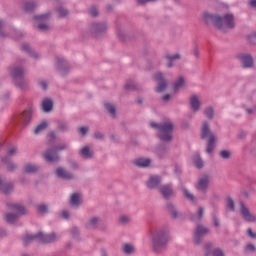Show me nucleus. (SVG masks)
Instances as JSON below:
<instances>
[{"instance_id": "de8ad7c7", "label": "nucleus", "mask_w": 256, "mask_h": 256, "mask_svg": "<svg viewBox=\"0 0 256 256\" xmlns=\"http://www.w3.org/2000/svg\"><path fill=\"white\" fill-rule=\"evenodd\" d=\"M129 221H131L129 216H126V215L120 216V223H122V225H127V223H129Z\"/></svg>"}, {"instance_id": "5701e85b", "label": "nucleus", "mask_w": 256, "mask_h": 256, "mask_svg": "<svg viewBox=\"0 0 256 256\" xmlns=\"http://www.w3.org/2000/svg\"><path fill=\"white\" fill-rule=\"evenodd\" d=\"M107 29L105 23H96L92 25V33H103Z\"/></svg>"}, {"instance_id": "a211bd4d", "label": "nucleus", "mask_w": 256, "mask_h": 256, "mask_svg": "<svg viewBox=\"0 0 256 256\" xmlns=\"http://www.w3.org/2000/svg\"><path fill=\"white\" fill-rule=\"evenodd\" d=\"M0 191H2L4 195H9V193L13 191V184L4 182L3 179L0 178Z\"/></svg>"}, {"instance_id": "423d86ee", "label": "nucleus", "mask_w": 256, "mask_h": 256, "mask_svg": "<svg viewBox=\"0 0 256 256\" xmlns=\"http://www.w3.org/2000/svg\"><path fill=\"white\" fill-rule=\"evenodd\" d=\"M208 139L206 153H213V149H215V135L211 132V129H209V123L204 122L202 126V139Z\"/></svg>"}, {"instance_id": "f03ea898", "label": "nucleus", "mask_w": 256, "mask_h": 256, "mask_svg": "<svg viewBox=\"0 0 256 256\" xmlns=\"http://www.w3.org/2000/svg\"><path fill=\"white\" fill-rule=\"evenodd\" d=\"M169 243V231L167 229H157L152 233V247L155 253H161Z\"/></svg>"}, {"instance_id": "412c9836", "label": "nucleus", "mask_w": 256, "mask_h": 256, "mask_svg": "<svg viewBox=\"0 0 256 256\" xmlns=\"http://www.w3.org/2000/svg\"><path fill=\"white\" fill-rule=\"evenodd\" d=\"M82 200H81V194L79 193H74L70 197V205L72 207H79L81 205Z\"/></svg>"}, {"instance_id": "9b49d317", "label": "nucleus", "mask_w": 256, "mask_h": 256, "mask_svg": "<svg viewBox=\"0 0 256 256\" xmlns=\"http://www.w3.org/2000/svg\"><path fill=\"white\" fill-rule=\"evenodd\" d=\"M155 81H158V86L156 87L155 91L156 93H163L167 89V80L163 77L161 73H157L154 76Z\"/></svg>"}, {"instance_id": "6e6552de", "label": "nucleus", "mask_w": 256, "mask_h": 256, "mask_svg": "<svg viewBox=\"0 0 256 256\" xmlns=\"http://www.w3.org/2000/svg\"><path fill=\"white\" fill-rule=\"evenodd\" d=\"M17 151V147L13 146L8 150L6 157L2 158V162L7 165L8 171H15V169H17V165L13 164L10 161V157H13V155H17Z\"/></svg>"}, {"instance_id": "72a5a7b5", "label": "nucleus", "mask_w": 256, "mask_h": 256, "mask_svg": "<svg viewBox=\"0 0 256 256\" xmlns=\"http://www.w3.org/2000/svg\"><path fill=\"white\" fill-rule=\"evenodd\" d=\"M183 193L186 199H188V201H191V203H196L197 199L193 194H191V192H189V190L183 189Z\"/></svg>"}, {"instance_id": "09e8293b", "label": "nucleus", "mask_w": 256, "mask_h": 256, "mask_svg": "<svg viewBox=\"0 0 256 256\" xmlns=\"http://www.w3.org/2000/svg\"><path fill=\"white\" fill-rule=\"evenodd\" d=\"M59 131H67L69 129V126L67 125V122H60L58 125Z\"/></svg>"}, {"instance_id": "4d7b16f0", "label": "nucleus", "mask_w": 256, "mask_h": 256, "mask_svg": "<svg viewBox=\"0 0 256 256\" xmlns=\"http://www.w3.org/2000/svg\"><path fill=\"white\" fill-rule=\"evenodd\" d=\"M246 251H255V245L248 244L245 248Z\"/></svg>"}, {"instance_id": "774afa93", "label": "nucleus", "mask_w": 256, "mask_h": 256, "mask_svg": "<svg viewBox=\"0 0 256 256\" xmlns=\"http://www.w3.org/2000/svg\"><path fill=\"white\" fill-rule=\"evenodd\" d=\"M55 139V132L49 134V141H53Z\"/></svg>"}, {"instance_id": "20e7f679", "label": "nucleus", "mask_w": 256, "mask_h": 256, "mask_svg": "<svg viewBox=\"0 0 256 256\" xmlns=\"http://www.w3.org/2000/svg\"><path fill=\"white\" fill-rule=\"evenodd\" d=\"M35 239L40 241V243H55V241L59 239V236L55 233L43 234L42 232H39L35 235L27 234L23 238V244L27 247V245H29V243H32V241H35Z\"/></svg>"}, {"instance_id": "864d4df0", "label": "nucleus", "mask_w": 256, "mask_h": 256, "mask_svg": "<svg viewBox=\"0 0 256 256\" xmlns=\"http://www.w3.org/2000/svg\"><path fill=\"white\" fill-rule=\"evenodd\" d=\"M203 213H204L203 207H199L198 208V217H197L198 221H201V219H203Z\"/></svg>"}, {"instance_id": "bf43d9fd", "label": "nucleus", "mask_w": 256, "mask_h": 256, "mask_svg": "<svg viewBox=\"0 0 256 256\" xmlns=\"http://www.w3.org/2000/svg\"><path fill=\"white\" fill-rule=\"evenodd\" d=\"M87 131H89V128H87V127H81L80 128V133L82 135H87Z\"/></svg>"}, {"instance_id": "37998d69", "label": "nucleus", "mask_w": 256, "mask_h": 256, "mask_svg": "<svg viewBox=\"0 0 256 256\" xmlns=\"http://www.w3.org/2000/svg\"><path fill=\"white\" fill-rule=\"evenodd\" d=\"M204 115L208 118V119H213V107H208L205 109L204 111Z\"/></svg>"}, {"instance_id": "393cba45", "label": "nucleus", "mask_w": 256, "mask_h": 256, "mask_svg": "<svg viewBox=\"0 0 256 256\" xmlns=\"http://www.w3.org/2000/svg\"><path fill=\"white\" fill-rule=\"evenodd\" d=\"M80 155H81L84 159H91V158L93 157V151H91V149L89 148V146H86V147H84V148L81 149Z\"/></svg>"}, {"instance_id": "2f4dec72", "label": "nucleus", "mask_w": 256, "mask_h": 256, "mask_svg": "<svg viewBox=\"0 0 256 256\" xmlns=\"http://www.w3.org/2000/svg\"><path fill=\"white\" fill-rule=\"evenodd\" d=\"M47 127H48L47 122H42V123H40V124L36 127V129L34 130L35 135H39V133H43V131H45V129H47Z\"/></svg>"}, {"instance_id": "e433bc0d", "label": "nucleus", "mask_w": 256, "mask_h": 256, "mask_svg": "<svg viewBox=\"0 0 256 256\" xmlns=\"http://www.w3.org/2000/svg\"><path fill=\"white\" fill-rule=\"evenodd\" d=\"M125 89L127 91H136L137 89V84L133 81H128L125 85Z\"/></svg>"}, {"instance_id": "f8f14e48", "label": "nucleus", "mask_w": 256, "mask_h": 256, "mask_svg": "<svg viewBox=\"0 0 256 256\" xmlns=\"http://www.w3.org/2000/svg\"><path fill=\"white\" fill-rule=\"evenodd\" d=\"M33 115V109L32 108H27L26 110L23 111L18 117L19 123H22L23 125H27L29 121H31V117Z\"/></svg>"}, {"instance_id": "ddd939ff", "label": "nucleus", "mask_w": 256, "mask_h": 256, "mask_svg": "<svg viewBox=\"0 0 256 256\" xmlns=\"http://www.w3.org/2000/svg\"><path fill=\"white\" fill-rule=\"evenodd\" d=\"M240 211H241V215L243 217V219H245L248 222H253L256 221V217L255 215L251 214V212L249 211V208H247L245 206V204H243L242 202L240 203Z\"/></svg>"}, {"instance_id": "69168bd1", "label": "nucleus", "mask_w": 256, "mask_h": 256, "mask_svg": "<svg viewBox=\"0 0 256 256\" xmlns=\"http://www.w3.org/2000/svg\"><path fill=\"white\" fill-rule=\"evenodd\" d=\"M215 227H219V219L216 216L213 217Z\"/></svg>"}, {"instance_id": "aec40b11", "label": "nucleus", "mask_w": 256, "mask_h": 256, "mask_svg": "<svg viewBox=\"0 0 256 256\" xmlns=\"http://www.w3.org/2000/svg\"><path fill=\"white\" fill-rule=\"evenodd\" d=\"M190 106L192 111H199V109H201V101H199V97H197L196 95L192 96L190 98Z\"/></svg>"}, {"instance_id": "c756f323", "label": "nucleus", "mask_w": 256, "mask_h": 256, "mask_svg": "<svg viewBox=\"0 0 256 256\" xmlns=\"http://www.w3.org/2000/svg\"><path fill=\"white\" fill-rule=\"evenodd\" d=\"M97 223H99V219L97 217H93L86 224L87 229H97Z\"/></svg>"}, {"instance_id": "dca6fc26", "label": "nucleus", "mask_w": 256, "mask_h": 256, "mask_svg": "<svg viewBox=\"0 0 256 256\" xmlns=\"http://www.w3.org/2000/svg\"><path fill=\"white\" fill-rule=\"evenodd\" d=\"M56 175L57 177H60V179H66V180L73 179V174H71L69 171L65 170L62 167L56 169Z\"/></svg>"}, {"instance_id": "680f3d73", "label": "nucleus", "mask_w": 256, "mask_h": 256, "mask_svg": "<svg viewBox=\"0 0 256 256\" xmlns=\"http://www.w3.org/2000/svg\"><path fill=\"white\" fill-rule=\"evenodd\" d=\"M62 217H63V219H69V212L64 210L62 212Z\"/></svg>"}, {"instance_id": "c03bdc74", "label": "nucleus", "mask_w": 256, "mask_h": 256, "mask_svg": "<svg viewBox=\"0 0 256 256\" xmlns=\"http://www.w3.org/2000/svg\"><path fill=\"white\" fill-rule=\"evenodd\" d=\"M227 208L230 209V211H235V202L233 201V199H227Z\"/></svg>"}, {"instance_id": "f3484780", "label": "nucleus", "mask_w": 256, "mask_h": 256, "mask_svg": "<svg viewBox=\"0 0 256 256\" xmlns=\"http://www.w3.org/2000/svg\"><path fill=\"white\" fill-rule=\"evenodd\" d=\"M56 175L57 177H60V179H66V180L73 179V174H71L69 171L65 170L62 167L56 169Z\"/></svg>"}, {"instance_id": "8fccbe9b", "label": "nucleus", "mask_w": 256, "mask_h": 256, "mask_svg": "<svg viewBox=\"0 0 256 256\" xmlns=\"http://www.w3.org/2000/svg\"><path fill=\"white\" fill-rule=\"evenodd\" d=\"M123 251L128 255L131 254V252L133 251V246H131L130 244H125L123 247Z\"/></svg>"}, {"instance_id": "603ef678", "label": "nucleus", "mask_w": 256, "mask_h": 256, "mask_svg": "<svg viewBox=\"0 0 256 256\" xmlns=\"http://www.w3.org/2000/svg\"><path fill=\"white\" fill-rule=\"evenodd\" d=\"M212 255L213 256H225V254H223V250L217 248V249H214L213 252H212Z\"/></svg>"}, {"instance_id": "a19ab883", "label": "nucleus", "mask_w": 256, "mask_h": 256, "mask_svg": "<svg viewBox=\"0 0 256 256\" xmlns=\"http://www.w3.org/2000/svg\"><path fill=\"white\" fill-rule=\"evenodd\" d=\"M37 209H38V213H41L42 215L49 211V208L45 204L38 205Z\"/></svg>"}, {"instance_id": "ea45409f", "label": "nucleus", "mask_w": 256, "mask_h": 256, "mask_svg": "<svg viewBox=\"0 0 256 256\" xmlns=\"http://www.w3.org/2000/svg\"><path fill=\"white\" fill-rule=\"evenodd\" d=\"M211 247H213V244L206 243L204 246V255L205 256H211Z\"/></svg>"}, {"instance_id": "39448f33", "label": "nucleus", "mask_w": 256, "mask_h": 256, "mask_svg": "<svg viewBox=\"0 0 256 256\" xmlns=\"http://www.w3.org/2000/svg\"><path fill=\"white\" fill-rule=\"evenodd\" d=\"M67 144L63 143L58 145L56 148H50L43 153L45 161L48 163H57L59 161V151H65Z\"/></svg>"}, {"instance_id": "338daca9", "label": "nucleus", "mask_w": 256, "mask_h": 256, "mask_svg": "<svg viewBox=\"0 0 256 256\" xmlns=\"http://www.w3.org/2000/svg\"><path fill=\"white\" fill-rule=\"evenodd\" d=\"M72 235H78L79 234V230L77 228H73L71 231Z\"/></svg>"}, {"instance_id": "13d9d810", "label": "nucleus", "mask_w": 256, "mask_h": 256, "mask_svg": "<svg viewBox=\"0 0 256 256\" xmlns=\"http://www.w3.org/2000/svg\"><path fill=\"white\" fill-rule=\"evenodd\" d=\"M248 235L252 239H256V234L253 232V230L251 228L248 229Z\"/></svg>"}, {"instance_id": "0e129e2a", "label": "nucleus", "mask_w": 256, "mask_h": 256, "mask_svg": "<svg viewBox=\"0 0 256 256\" xmlns=\"http://www.w3.org/2000/svg\"><path fill=\"white\" fill-rule=\"evenodd\" d=\"M249 5L250 7H253L254 9H256V0H250Z\"/></svg>"}, {"instance_id": "a18cd8bd", "label": "nucleus", "mask_w": 256, "mask_h": 256, "mask_svg": "<svg viewBox=\"0 0 256 256\" xmlns=\"http://www.w3.org/2000/svg\"><path fill=\"white\" fill-rule=\"evenodd\" d=\"M58 14L60 17H67L69 15V11L63 7L58 8Z\"/></svg>"}, {"instance_id": "4468645a", "label": "nucleus", "mask_w": 256, "mask_h": 256, "mask_svg": "<svg viewBox=\"0 0 256 256\" xmlns=\"http://www.w3.org/2000/svg\"><path fill=\"white\" fill-rule=\"evenodd\" d=\"M238 58L240 59L243 67L245 68H251L253 67V57L249 54H240L238 56Z\"/></svg>"}, {"instance_id": "49530a36", "label": "nucleus", "mask_w": 256, "mask_h": 256, "mask_svg": "<svg viewBox=\"0 0 256 256\" xmlns=\"http://www.w3.org/2000/svg\"><path fill=\"white\" fill-rule=\"evenodd\" d=\"M38 29H39V31H49L51 29V26H49L45 23H40V24H38Z\"/></svg>"}, {"instance_id": "5fc2aeb1", "label": "nucleus", "mask_w": 256, "mask_h": 256, "mask_svg": "<svg viewBox=\"0 0 256 256\" xmlns=\"http://www.w3.org/2000/svg\"><path fill=\"white\" fill-rule=\"evenodd\" d=\"M98 11H97V8L96 7H92L91 9H90V15H91V17H97V15H98Z\"/></svg>"}, {"instance_id": "9d476101", "label": "nucleus", "mask_w": 256, "mask_h": 256, "mask_svg": "<svg viewBox=\"0 0 256 256\" xmlns=\"http://www.w3.org/2000/svg\"><path fill=\"white\" fill-rule=\"evenodd\" d=\"M209 180L210 178L207 174L200 176L197 184L195 185L196 189L202 193H207V189H209Z\"/></svg>"}, {"instance_id": "1a4fd4ad", "label": "nucleus", "mask_w": 256, "mask_h": 256, "mask_svg": "<svg viewBox=\"0 0 256 256\" xmlns=\"http://www.w3.org/2000/svg\"><path fill=\"white\" fill-rule=\"evenodd\" d=\"M209 233V229L204 226L198 225L194 232V243L195 245H200L203 241V237Z\"/></svg>"}, {"instance_id": "f257e3e1", "label": "nucleus", "mask_w": 256, "mask_h": 256, "mask_svg": "<svg viewBox=\"0 0 256 256\" xmlns=\"http://www.w3.org/2000/svg\"><path fill=\"white\" fill-rule=\"evenodd\" d=\"M203 19L205 23H213V25L221 31H225V29H235V16H233V14H226L221 17L206 12L203 15Z\"/></svg>"}, {"instance_id": "3c124183", "label": "nucleus", "mask_w": 256, "mask_h": 256, "mask_svg": "<svg viewBox=\"0 0 256 256\" xmlns=\"http://www.w3.org/2000/svg\"><path fill=\"white\" fill-rule=\"evenodd\" d=\"M49 15L50 14H44V15H40V16H35L34 19H36V21H45V19H49Z\"/></svg>"}, {"instance_id": "f704fd0d", "label": "nucleus", "mask_w": 256, "mask_h": 256, "mask_svg": "<svg viewBox=\"0 0 256 256\" xmlns=\"http://www.w3.org/2000/svg\"><path fill=\"white\" fill-rule=\"evenodd\" d=\"M37 7V3L35 1H28L24 5V10L25 11H33Z\"/></svg>"}, {"instance_id": "7c9ffc66", "label": "nucleus", "mask_w": 256, "mask_h": 256, "mask_svg": "<svg viewBox=\"0 0 256 256\" xmlns=\"http://www.w3.org/2000/svg\"><path fill=\"white\" fill-rule=\"evenodd\" d=\"M167 209L174 219H177V217H179V212H177V210H175V206H173V204L168 203Z\"/></svg>"}, {"instance_id": "0eeeda50", "label": "nucleus", "mask_w": 256, "mask_h": 256, "mask_svg": "<svg viewBox=\"0 0 256 256\" xmlns=\"http://www.w3.org/2000/svg\"><path fill=\"white\" fill-rule=\"evenodd\" d=\"M11 76L13 77L15 84L23 89L25 85V70L21 66H14L11 71Z\"/></svg>"}, {"instance_id": "7ed1b4c3", "label": "nucleus", "mask_w": 256, "mask_h": 256, "mask_svg": "<svg viewBox=\"0 0 256 256\" xmlns=\"http://www.w3.org/2000/svg\"><path fill=\"white\" fill-rule=\"evenodd\" d=\"M150 126L153 129H158V136L161 141H171L174 129L173 123L171 121L163 122L161 124L152 122Z\"/></svg>"}, {"instance_id": "e2e57ef3", "label": "nucleus", "mask_w": 256, "mask_h": 256, "mask_svg": "<svg viewBox=\"0 0 256 256\" xmlns=\"http://www.w3.org/2000/svg\"><path fill=\"white\" fill-rule=\"evenodd\" d=\"M40 85H41L42 89H44V91L47 90V82L40 81Z\"/></svg>"}, {"instance_id": "473e14b6", "label": "nucleus", "mask_w": 256, "mask_h": 256, "mask_svg": "<svg viewBox=\"0 0 256 256\" xmlns=\"http://www.w3.org/2000/svg\"><path fill=\"white\" fill-rule=\"evenodd\" d=\"M183 85H185V78L179 77V79L174 83V91H179Z\"/></svg>"}, {"instance_id": "6e6d98bb", "label": "nucleus", "mask_w": 256, "mask_h": 256, "mask_svg": "<svg viewBox=\"0 0 256 256\" xmlns=\"http://www.w3.org/2000/svg\"><path fill=\"white\" fill-rule=\"evenodd\" d=\"M58 66L60 67V69L62 67H67V62L61 58L58 59Z\"/></svg>"}, {"instance_id": "4c0bfd02", "label": "nucleus", "mask_w": 256, "mask_h": 256, "mask_svg": "<svg viewBox=\"0 0 256 256\" xmlns=\"http://www.w3.org/2000/svg\"><path fill=\"white\" fill-rule=\"evenodd\" d=\"M105 109L108 111V113H110V115H112V117H115V106L111 105L110 103H105L104 104Z\"/></svg>"}, {"instance_id": "6ab92c4d", "label": "nucleus", "mask_w": 256, "mask_h": 256, "mask_svg": "<svg viewBox=\"0 0 256 256\" xmlns=\"http://www.w3.org/2000/svg\"><path fill=\"white\" fill-rule=\"evenodd\" d=\"M159 191L163 195L164 199H169V197L173 195V188L171 187V185L161 186Z\"/></svg>"}, {"instance_id": "2eb2a0df", "label": "nucleus", "mask_w": 256, "mask_h": 256, "mask_svg": "<svg viewBox=\"0 0 256 256\" xmlns=\"http://www.w3.org/2000/svg\"><path fill=\"white\" fill-rule=\"evenodd\" d=\"M160 183H161V177L151 176L147 182V187L149 189H157Z\"/></svg>"}, {"instance_id": "bb28decb", "label": "nucleus", "mask_w": 256, "mask_h": 256, "mask_svg": "<svg viewBox=\"0 0 256 256\" xmlns=\"http://www.w3.org/2000/svg\"><path fill=\"white\" fill-rule=\"evenodd\" d=\"M25 173H35L39 171V167L35 164H26L24 167Z\"/></svg>"}, {"instance_id": "79ce46f5", "label": "nucleus", "mask_w": 256, "mask_h": 256, "mask_svg": "<svg viewBox=\"0 0 256 256\" xmlns=\"http://www.w3.org/2000/svg\"><path fill=\"white\" fill-rule=\"evenodd\" d=\"M219 155H220V157L222 159H230L231 151H229V150H222V151H220Z\"/></svg>"}, {"instance_id": "a878e982", "label": "nucleus", "mask_w": 256, "mask_h": 256, "mask_svg": "<svg viewBox=\"0 0 256 256\" xmlns=\"http://www.w3.org/2000/svg\"><path fill=\"white\" fill-rule=\"evenodd\" d=\"M134 163L137 167H149L151 165V159L139 158Z\"/></svg>"}, {"instance_id": "c9c22d12", "label": "nucleus", "mask_w": 256, "mask_h": 256, "mask_svg": "<svg viewBox=\"0 0 256 256\" xmlns=\"http://www.w3.org/2000/svg\"><path fill=\"white\" fill-rule=\"evenodd\" d=\"M193 161L197 169H203V160H201V157H199V155L194 156Z\"/></svg>"}, {"instance_id": "cd10ccee", "label": "nucleus", "mask_w": 256, "mask_h": 256, "mask_svg": "<svg viewBox=\"0 0 256 256\" xmlns=\"http://www.w3.org/2000/svg\"><path fill=\"white\" fill-rule=\"evenodd\" d=\"M5 219L7 223L13 224L17 221V219H19V215L13 214V213H7L5 215Z\"/></svg>"}, {"instance_id": "c85d7f7f", "label": "nucleus", "mask_w": 256, "mask_h": 256, "mask_svg": "<svg viewBox=\"0 0 256 256\" xmlns=\"http://www.w3.org/2000/svg\"><path fill=\"white\" fill-rule=\"evenodd\" d=\"M22 51H26V53H29L31 55V57H39L37 52L32 51L31 46H29V44H22Z\"/></svg>"}, {"instance_id": "052dcab7", "label": "nucleus", "mask_w": 256, "mask_h": 256, "mask_svg": "<svg viewBox=\"0 0 256 256\" xmlns=\"http://www.w3.org/2000/svg\"><path fill=\"white\" fill-rule=\"evenodd\" d=\"M94 137H95V139H103V133L95 132Z\"/></svg>"}, {"instance_id": "58836bf2", "label": "nucleus", "mask_w": 256, "mask_h": 256, "mask_svg": "<svg viewBox=\"0 0 256 256\" xmlns=\"http://www.w3.org/2000/svg\"><path fill=\"white\" fill-rule=\"evenodd\" d=\"M166 59H168L170 61V63L168 64V67H173V63L172 61H175V59H181V55L179 54H175V55H166Z\"/></svg>"}, {"instance_id": "b1692460", "label": "nucleus", "mask_w": 256, "mask_h": 256, "mask_svg": "<svg viewBox=\"0 0 256 256\" xmlns=\"http://www.w3.org/2000/svg\"><path fill=\"white\" fill-rule=\"evenodd\" d=\"M8 207L14 211H17L19 215H25V213H27V210L21 204H8Z\"/></svg>"}, {"instance_id": "4be33fe9", "label": "nucleus", "mask_w": 256, "mask_h": 256, "mask_svg": "<svg viewBox=\"0 0 256 256\" xmlns=\"http://www.w3.org/2000/svg\"><path fill=\"white\" fill-rule=\"evenodd\" d=\"M42 109L45 113L53 111V100L46 98L42 101Z\"/></svg>"}]
</instances>
